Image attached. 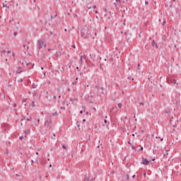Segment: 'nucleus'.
<instances>
[{
  "instance_id": "052dcab7",
  "label": "nucleus",
  "mask_w": 181,
  "mask_h": 181,
  "mask_svg": "<svg viewBox=\"0 0 181 181\" xmlns=\"http://www.w3.org/2000/svg\"><path fill=\"white\" fill-rule=\"evenodd\" d=\"M41 70H43V67H41Z\"/></svg>"
},
{
  "instance_id": "f03ea898",
  "label": "nucleus",
  "mask_w": 181,
  "mask_h": 181,
  "mask_svg": "<svg viewBox=\"0 0 181 181\" xmlns=\"http://www.w3.org/2000/svg\"><path fill=\"white\" fill-rule=\"evenodd\" d=\"M151 162H152V160H148V159L144 158H142L143 165H149V163H151Z\"/></svg>"
},
{
  "instance_id": "4c0bfd02",
  "label": "nucleus",
  "mask_w": 181,
  "mask_h": 181,
  "mask_svg": "<svg viewBox=\"0 0 181 181\" xmlns=\"http://www.w3.org/2000/svg\"><path fill=\"white\" fill-rule=\"evenodd\" d=\"M80 114H83V110H81V111H80Z\"/></svg>"
},
{
  "instance_id": "4468645a",
  "label": "nucleus",
  "mask_w": 181,
  "mask_h": 181,
  "mask_svg": "<svg viewBox=\"0 0 181 181\" xmlns=\"http://www.w3.org/2000/svg\"><path fill=\"white\" fill-rule=\"evenodd\" d=\"M13 36H15V37L18 36V33L14 32V33H13Z\"/></svg>"
},
{
  "instance_id": "1a4fd4ad",
  "label": "nucleus",
  "mask_w": 181,
  "mask_h": 181,
  "mask_svg": "<svg viewBox=\"0 0 181 181\" xmlns=\"http://www.w3.org/2000/svg\"><path fill=\"white\" fill-rule=\"evenodd\" d=\"M128 78L129 80H132V81H134V78H132V76H129Z\"/></svg>"
},
{
  "instance_id": "412c9836",
  "label": "nucleus",
  "mask_w": 181,
  "mask_h": 181,
  "mask_svg": "<svg viewBox=\"0 0 181 181\" xmlns=\"http://www.w3.org/2000/svg\"><path fill=\"white\" fill-rule=\"evenodd\" d=\"M22 81H23V80H22V79L18 80V83H22Z\"/></svg>"
},
{
  "instance_id": "a878e982",
  "label": "nucleus",
  "mask_w": 181,
  "mask_h": 181,
  "mask_svg": "<svg viewBox=\"0 0 181 181\" xmlns=\"http://www.w3.org/2000/svg\"><path fill=\"white\" fill-rule=\"evenodd\" d=\"M12 56H13V57H15V52L12 53Z\"/></svg>"
},
{
  "instance_id": "7ed1b4c3",
  "label": "nucleus",
  "mask_w": 181,
  "mask_h": 181,
  "mask_svg": "<svg viewBox=\"0 0 181 181\" xmlns=\"http://www.w3.org/2000/svg\"><path fill=\"white\" fill-rule=\"evenodd\" d=\"M18 110H19V107H18L16 103H15L14 105H13V111H14V112H16L18 111Z\"/></svg>"
},
{
  "instance_id": "f8f14e48",
  "label": "nucleus",
  "mask_w": 181,
  "mask_h": 181,
  "mask_svg": "<svg viewBox=\"0 0 181 181\" xmlns=\"http://www.w3.org/2000/svg\"><path fill=\"white\" fill-rule=\"evenodd\" d=\"M173 83L175 86H177V82L176 81V80H173Z\"/></svg>"
},
{
  "instance_id": "6e6d98bb",
  "label": "nucleus",
  "mask_w": 181,
  "mask_h": 181,
  "mask_svg": "<svg viewBox=\"0 0 181 181\" xmlns=\"http://www.w3.org/2000/svg\"><path fill=\"white\" fill-rule=\"evenodd\" d=\"M128 144H129V145H131V142L129 141Z\"/></svg>"
},
{
  "instance_id": "c03bdc74",
  "label": "nucleus",
  "mask_w": 181,
  "mask_h": 181,
  "mask_svg": "<svg viewBox=\"0 0 181 181\" xmlns=\"http://www.w3.org/2000/svg\"><path fill=\"white\" fill-rule=\"evenodd\" d=\"M88 9H91V6L88 7Z\"/></svg>"
},
{
  "instance_id": "423d86ee",
  "label": "nucleus",
  "mask_w": 181,
  "mask_h": 181,
  "mask_svg": "<svg viewBox=\"0 0 181 181\" xmlns=\"http://www.w3.org/2000/svg\"><path fill=\"white\" fill-rule=\"evenodd\" d=\"M6 53V50L0 51V54H1V56H5Z\"/></svg>"
},
{
  "instance_id": "b1692460",
  "label": "nucleus",
  "mask_w": 181,
  "mask_h": 181,
  "mask_svg": "<svg viewBox=\"0 0 181 181\" xmlns=\"http://www.w3.org/2000/svg\"><path fill=\"white\" fill-rule=\"evenodd\" d=\"M140 151H144V147L141 146Z\"/></svg>"
},
{
  "instance_id": "ddd939ff",
  "label": "nucleus",
  "mask_w": 181,
  "mask_h": 181,
  "mask_svg": "<svg viewBox=\"0 0 181 181\" xmlns=\"http://www.w3.org/2000/svg\"><path fill=\"white\" fill-rule=\"evenodd\" d=\"M165 25H166V21H164L162 23V25H163V26H165Z\"/></svg>"
},
{
  "instance_id": "dca6fc26",
  "label": "nucleus",
  "mask_w": 181,
  "mask_h": 181,
  "mask_svg": "<svg viewBox=\"0 0 181 181\" xmlns=\"http://www.w3.org/2000/svg\"><path fill=\"white\" fill-rule=\"evenodd\" d=\"M145 5H149V2L148 1H145Z\"/></svg>"
},
{
  "instance_id": "a18cd8bd",
  "label": "nucleus",
  "mask_w": 181,
  "mask_h": 181,
  "mask_svg": "<svg viewBox=\"0 0 181 181\" xmlns=\"http://www.w3.org/2000/svg\"><path fill=\"white\" fill-rule=\"evenodd\" d=\"M26 101V100L25 98H23V102L25 103Z\"/></svg>"
},
{
  "instance_id": "2f4dec72",
  "label": "nucleus",
  "mask_w": 181,
  "mask_h": 181,
  "mask_svg": "<svg viewBox=\"0 0 181 181\" xmlns=\"http://www.w3.org/2000/svg\"><path fill=\"white\" fill-rule=\"evenodd\" d=\"M84 122H86V119H83V124H84Z\"/></svg>"
},
{
  "instance_id": "13d9d810",
  "label": "nucleus",
  "mask_w": 181,
  "mask_h": 181,
  "mask_svg": "<svg viewBox=\"0 0 181 181\" xmlns=\"http://www.w3.org/2000/svg\"><path fill=\"white\" fill-rule=\"evenodd\" d=\"M132 136H135V134H132Z\"/></svg>"
},
{
  "instance_id": "5701e85b",
  "label": "nucleus",
  "mask_w": 181,
  "mask_h": 181,
  "mask_svg": "<svg viewBox=\"0 0 181 181\" xmlns=\"http://www.w3.org/2000/svg\"><path fill=\"white\" fill-rule=\"evenodd\" d=\"M21 73H22V71H16L17 74H21Z\"/></svg>"
},
{
  "instance_id": "c85d7f7f",
  "label": "nucleus",
  "mask_w": 181,
  "mask_h": 181,
  "mask_svg": "<svg viewBox=\"0 0 181 181\" xmlns=\"http://www.w3.org/2000/svg\"><path fill=\"white\" fill-rule=\"evenodd\" d=\"M33 66H35V64H32V67L30 68V69H33Z\"/></svg>"
},
{
  "instance_id": "c756f323",
  "label": "nucleus",
  "mask_w": 181,
  "mask_h": 181,
  "mask_svg": "<svg viewBox=\"0 0 181 181\" xmlns=\"http://www.w3.org/2000/svg\"><path fill=\"white\" fill-rule=\"evenodd\" d=\"M7 53L8 54H11V51L10 50L7 51Z\"/></svg>"
},
{
  "instance_id": "ea45409f",
  "label": "nucleus",
  "mask_w": 181,
  "mask_h": 181,
  "mask_svg": "<svg viewBox=\"0 0 181 181\" xmlns=\"http://www.w3.org/2000/svg\"><path fill=\"white\" fill-rule=\"evenodd\" d=\"M25 132H27L28 134H29V130L25 131Z\"/></svg>"
},
{
  "instance_id": "338daca9",
  "label": "nucleus",
  "mask_w": 181,
  "mask_h": 181,
  "mask_svg": "<svg viewBox=\"0 0 181 181\" xmlns=\"http://www.w3.org/2000/svg\"><path fill=\"white\" fill-rule=\"evenodd\" d=\"M105 122H107V120H106V119H105Z\"/></svg>"
},
{
  "instance_id": "8fccbe9b",
  "label": "nucleus",
  "mask_w": 181,
  "mask_h": 181,
  "mask_svg": "<svg viewBox=\"0 0 181 181\" xmlns=\"http://www.w3.org/2000/svg\"><path fill=\"white\" fill-rule=\"evenodd\" d=\"M78 128H80V124H78Z\"/></svg>"
},
{
  "instance_id": "39448f33",
  "label": "nucleus",
  "mask_w": 181,
  "mask_h": 181,
  "mask_svg": "<svg viewBox=\"0 0 181 181\" xmlns=\"http://www.w3.org/2000/svg\"><path fill=\"white\" fill-rule=\"evenodd\" d=\"M83 59H86V55H82V56H81L80 64H82V63H83Z\"/></svg>"
},
{
  "instance_id": "0e129e2a",
  "label": "nucleus",
  "mask_w": 181,
  "mask_h": 181,
  "mask_svg": "<svg viewBox=\"0 0 181 181\" xmlns=\"http://www.w3.org/2000/svg\"><path fill=\"white\" fill-rule=\"evenodd\" d=\"M76 81L78 80V78H76Z\"/></svg>"
},
{
  "instance_id": "3c124183",
  "label": "nucleus",
  "mask_w": 181,
  "mask_h": 181,
  "mask_svg": "<svg viewBox=\"0 0 181 181\" xmlns=\"http://www.w3.org/2000/svg\"><path fill=\"white\" fill-rule=\"evenodd\" d=\"M90 98H93V95H90Z\"/></svg>"
},
{
  "instance_id": "58836bf2",
  "label": "nucleus",
  "mask_w": 181,
  "mask_h": 181,
  "mask_svg": "<svg viewBox=\"0 0 181 181\" xmlns=\"http://www.w3.org/2000/svg\"><path fill=\"white\" fill-rule=\"evenodd\" d=\"M152 78V76L148 77V80H151Z\"/></svg>"
},
{
  "instance_id": "09e8293b",
  "label": "nucleus",
  "mask_w": 181,
  "mask_h": 181,
  "mask_svg": "<svg viewBox=\"0 0 181 181\" xmlns=\"http://www.w3.org/2000/svg\"><path fill=\"white\" fill-rule=\"evenodd\" d=\"M144 176H146V173H144Z\"/></svg>"
},
{
  "instance_id": "79ce46f5",
  "label": "nucleus",
  "mask_w": 181,
  "mask_h": 181,
  "mask_svg": "<svg viewBox=\"0 0 181 181\" xmlns=\"http://www.w3.org/2000/svg\"><path fill=\"white\" fill-rule=\"evenodd\" d=\"M132 177H133V179H134V178H135V175H134L132 176Z\"/></svg>"
},
{
  "instance_id": "c9c22d12",
  "label": "nucleus",
  "mask_w": 181,
  "mask_h": 181,
  "mask_svg": "<svg viewBox=\"0 0 181 181\" xmlns=\"http://www.w3.org/2000/svg\"><path fill=\"white\" fill-rule=\"evenodd\" d=\"M53 98L54 100H56V95H54Z\"/></svg>"
},
{
  "instance_id": "e433bc0d",
  "label": "nucleus",
  "mask_w": 181,
  "mask_h": 181,
  "mask_svg": "<svg viewBox=\"0 0 181 181\" xmlns=\"http://www.w3.org/2000/svg\"><path fill=\"white\" fill-rule=\"evenodd\" d=\"M53 18H54L53 16H51V21L53 19Z\"/></svg>"
},
{
  "instance_id": "4be33fe9",
  "label": "nucleus",
  "mask_w": 181,
  "mask_h": 181,
  "mask_svg": "<svg viewBox=\"0 0 181 181\" xmlns=\"http://www.w3.org/2000/svg\"><path fill=\"white\" fill-rule=\"evenodd\" d=\"M139 64H137V70H139Z\"/></svg>"
},
{
  "instance_id": "bb28decb",
  "label": "nucleus",
  "mask_w": 181,
  "mask_h": 181,
  "mask_svg": "<svg viewBox=\"0 0 181 181\" xmlns=\"http://www.w3.org/2000/svg\"><path fill=\"white\" fill-rule=\"evenodd\" d=\"M93 9H95V8H97V6L94 5V6H93Z\"/></svg>"
},
{
  "instance_id": "5fc2aeb1",
  "label": "nucleus",
  "mask_w": 181,
  "mask_h": 181,
  "mask_svg": "<svg viewBox=\"0 0 181 181\" xmlns=\"http://www.w3.org/2000/svg\"><path fill=\"white\" fill-rule=\"evenodd\" d=\"M62 98V95H59V98Z\"/></svg>"
},
{
  "instance_id": "603ef678",
  "label": "nucleus",
  "mask_w": 181,
  "mask_h": 181,
  "mask_svg": "<svg viewBox=\"0 0 181 181\" xmlns=\"http://www.w3.org/2000/svg\"><path fill=\"white\" fill-rule=\"evenodd\" d=\"M166 153H167V155H169V153L168 151L166 152Z\"/></svg>"
},
{
  "instance_id": "37998d69",
  "label": "nucleus",
  "mask_w": 181,
  "mask_h": 181,
  "mask_svg": "<svg viewBox=\"0 0 181 181\" xmlns=\"http://www.w3.org/2000/svg\"><path fill=\"white\" fill-rule=\"evenodd\" d=\"M95 13H98V11H95Z\"/></svg>"
},
{
  "instance_id": "a211bd4d",
  "label": "nucleus",
  "mask_w": 181,
  "mask_h": 181,
  "mask_svg": "<svg viewBox=\"0 0 181 181\" xmlns=\"http://www.w3.org/2000/svg\"><path fill=\"white\" fill-rule=\"evenodd\" d=\"M96 88H97L98 90H100L101 88H100V86H96Z\"/></svg>"
},
{
  "instance_id": "72a5a7b5",
  "label": "nucleus",
  "mask_w": 181,
  "mask_h": 181,
  "mask_svg": "<svg viewBox=\"0 0 181 181\" xmlns=\"http://www.w3.org/2000/svg\"><path fill=\"white\" fill-rule=\"evenodd\" d=\"M125 2H128V0H124V4H125Z\"/></svg>"
},
{
  "instance_id": "f3484780",
  "label": "nucleus",
  "mask_w": 181,
  "mask_h": 181,
  "mask_svg": "<svg viewBox=\"0 0 181 181\" xmlns=\"http://www.w3.org/2000/svg\"><path fill=\"white\" fill-rule=\"evenodd\" d=\"M127 180H129V175H126Z\"/></svg>"
},
{
  "instance_id": "de8ad7c7",
  "label": "nucleus",
  "mask_w": 181,
  "mask_h": 181,
  "mask_svg": "<svg viewBox=\"0 0 181 181\" xmlns=\"http://www.w3.org/2000/svg\"><path fill=\"white\" fill-rule=\"evenodd\" d=\"M35 153H36V155H39V153H37V152H36Z\"/></svg>"
},
{
  "instance_id": "cd10ccee",
  "label": "nucleus",
  "mask_w": 181,
  "mask_h": 181,
  "mask_svg": "<svg viewBox=\"0 0 181 181\" xmlns=\"http://www.w3.org/2000/svg\"><path fill=\"white\" fill-rule=\"evenodd\" d=\"M100 90H102V91H104V88H103V87H101V88H100Z\"/></svg>"
},
{
  "instance_id": "2eb2a0df",
  "label": "nucleus",
  "mask_w": 181,
  "mask_h": 181,
  "mask_svg": "<svg viewBox=\"0 0 181 181\" xmlns=\"http://www.w3.org/2000/svg\"><path fill=\"white\" fill-rule=\"evenodd\" d=\"M4 8H6V3H3Z\"/></svg>"
},
{
  "instance_id": "864d4df0",
  "label": "nucleus",
  "mask_w": 181,
  "mask_h": 181,
  "mask_svg": "<svg viewBox=\"0 0 181 181\" xmlns=\"http://www.w3.org/2000/svg\"><path fill=\"white\" fill-rule=\"evenodd\" d=\"M49 168H52V164L49 165Z\"/></svg>"
},
{
  "instance_id": "49530a36",
  "label": "nucleus",
  "mask_w": 181,
  "mask_h": 181,
  "mask_svg": "<svg viewBox=\"0 0 181 181\" xmlns=\"http://www.w3.org/2000/svg\"><path fill=\"white\" fill-rule=\"evenodd\" d=\"M154 160H155V158L152 159V161H153V162H154Z\"/></svg>"
},
{
  "instance_id": "7c9ffc66",
  "label": "nucleus",
  "mask_w": 181,
  "mask_h": 181,
  "mask_svg": "<svg viewBox=\"0 0 181 181\" xmlns=\"http://www.w3.org/2000/svg\"><path fill=\"white\" fill-rule=\"evenodd\" d=\"M132 148L134 149V150L136 149V148H135V147L134 146H132Z\"/></svg>"
},
{
  "instance_id": "6ab92c4d",
  "label": "nucleus",
  "mask_w": 181,
  "mask_h": 181,
  "mask_svg": "<svg viewBox=\"0 0 181 181\" xmlns=\"http://www.w3.org/2000/svg\"><path fill=\"white\" fill-rule=\"evenodd\" d=\"M30 64H32V63H30V62L26 63V65H27V66H29V65H30Z\"/></svg>"
},
{
  "instance_id": "bf43d9fd",
  "label": "nucleus",
  "mask_w": 181,
  "mask_h": 181,
  "mask_svg": "<svg viewBox=\"0 0 181 181\" xmlns=\"http://www.w3.org/2000/svg\"><path fill=\"white\" fill-rule=\"evenodd\" d=\"M48 52H50V49H48Z\"/></svg>"
},
{
  "instance_id": "0eeeda50",
  "label": "nucleus",
  "mask_w": 181,
  "mask_h": 181,
  "mask_svg": "<svg viewBox=\"0 0 181 181\" xmlns=\"http://www.w3.org/2000/svg\"><path fill=\"white\" fill-rule=\"evenodd\" d=\"M24 50H28L29 47H26V45H23Z\"/></svg>"
},
{
  "instance_id": "6e6552de",
  "label": "nucleus",
  "mask_w": 181,
  "mask_h": 181,
  "mask_svg": "<svg viewBox=\"0 0 181 181\" xmlns=\"http://www.w3.org/2000/svg\"><path fill=\"white\" fill-rule=\"evenodd\" d=\"M31 107H35V101H33L32 103H31Z\"/></svg>"
},
{
  "instance_id": "69168bd1",
  "label": "nucleus",
  "mask_w": 181,
  "mask_h": 181,
  "mask_svg": "<svg viewBox=\"0 0 181 181\" xmlns=\"http://www.w3.org/2000/svg\"><path fill=\"white\" fill-rule=\"evenodd\" d=\"M127 42H129V39H127Z\"/></svg>"
},
{
  "instance_id": "e2e57ef3",
  "label": "nucleus",
  "mask_w": 181,
  "mask_h": 181,
  "mask_svg": "<svg viewBox=\"0 0 181 181\" xmlns=\"http://www.w3.org/2000/svg\"><path fill=\"white\" fill-rule=\"evenodd\" d=\"M6 62H8V59H6Z\"/></svg>"
},
{
  "instance_id": "680f3d73",
  "label": "nucleus",
  "mask_w": 181,
  "mask_h": 181,
  "mask_svg": "<svg viewBox=\"0 0 181 181\" xmlns=\"http://www.w3.org/2000/svg\"><path fill=\"white\" fill-rule=\"evenodd\" d=\"M54 16H55V17L57 16V14H55Z\"/></svg>"
},
{
  "instance_id": "9d476101",
  "label": "nucleus",
  "mask_w": 181,
  "mask_h": 181,
  "mask_svg": "<svg viewBox=\"0 0 181 181\" xmlns=\"http://www.w3.org/2000/svg\"><path fill=\"white\" fill-rule=\"evenodd\" d=\"M118 107H119V108H122V103H118Z\"/></svg>"
},
{
  "instance_id": "393cba45",
  "label": "nucleus",
  "mask_w": 181,
  "mask_h": 181,
  "mask_svg": "<svg viewBox=\"0 0 181 181\" xmlns=\"http://www.w3.org/2000/svg\"><path fill=\"white\" fill-rule=\"evenodd\" d=\"M62 148H63V149H66V146L63 145Z\"/></svg>"
},
{
  "instance_id": "774afa93",
  "label": "nucleus",
  "mask_w": 181,
  "mask_h": 181,
  "mask_svg": "<svg viewBox=\"0 0 181 181\" xmlns=\"http://www.w3.org/2000/svg\"><path fill=\"white\" fill-rule=\"evenodd\" d=\"M86 87H89V86L88 85H87V86Z\"/></svg>"
},
{
  "instance_id": "a19ab883",
  "label": "nucleus",
  "mask_w": 181,
  "mask_h": 181,
  "mask_svg": "<svg viewBox=\"0 0 181 181\" xmlns=\"http://www.w3.org/2000/svg\"><path fill=\"white\" fill-rule=\"evenodd\" d=\"M76 70L78 71V66H76Z\"/></svg>"
},
{
  "instance_id": "aec40b11",
  "label": "nucleus",
  "mask_w": 181,
  "mask_h": 181,
  "mask_svg": "<svg viewBox=\"0 0 181 181\" xmlns=\"http://www.w3.org/2000/svg\"><path fill=\"white\" fill-rule=\"evenodd\" d=\"M19 139H21V141H22V139H23V136H21L19 137Z\"/></svg>"
},
{
  "instance_id": "f257e3e1",
  "label": "nucleus",
  "mask_w": 181,
  "mask_h": 181,
  "mask_svg": "<svg viewBox=\"0 0 181 181\" xmlns=\"http://www.w3.org/2000/svg\"><path fill=\"white\" fill-rule=\"evenodd\" d=\"M38 47L40 49L46 47V41L43 40L38 41Z\"/></svg>"
},
{
  "instance_id": "4d7b16f0",
  "label": "nucleus",
  "mask_w": 181,
  "mask_h": 181,
  "mask_svg": "<svg viewBox=\"0 0 181 181\" xmlns=\"http://www.w3.org/2000/svg\"><path fill=\"white\" fill-rule=\"evenodd\" d=\"M72 84H73V86H74V84H76V83H73Z\"/></svg>"
},
{
  "instance_id": "f704fd0d",
  "label": "nucleus",
  "mask_w": 181,
  "mask_h": 181,
  "mask_svg": "<svg viewBox=\"0 0 181 181\" xmlns=\"http://www.w3.org/2000/svg\"><path fill=\"white\" fill-rule=\"evenodd\" d=\"M72 47H74V49H76V45H72Z\"/></svg>"
},
{
  "instance_id": "9b49d317",
  "label": "nucleus",
  "mask_w": 181,
  "mask_h": 181,
  "mask_svg": "<svg viewBox=\"0 0 181 181\" xmlns=\"http://www.w3.org/2000/svg\"><path fill=\"white\" fill-rule=\"evenodd\" d=\"M155 45H156L155 40H153V41H152V46L154 47Z\"/></svg>"
},
{
  "instance_id": "473e14b6",
  "label": "nucleus",
  "mask_w": 181,
  "mask_h": 181,
  "mask_svg": "<svg viewBox=\"0 0 181 181\" xmlns=\"http://www.w3.org/2000/svg\"><path fill=\"white\" fill-rule=\"evenodd\" d=\"M140 105H142V107H144V103H141Z\"/></svg>"
},
{
  "instance_id": "20e7f679",
  "label": "nucleus",
  "mask_w": 181,
  "mask_h": 181,
  "mask_svg": "<svg viewBox=\"0 0 181 181\" xmlns=\"http://www.w3.org/2000/svg\"><path fill=\"white\" fill-rule=\"evenodd\" d=\"M119 2H121V0H116V2L114 3V5H115L116 9L117 8V6H118V5H119Z\"/></svg>"
}]
</instances>
